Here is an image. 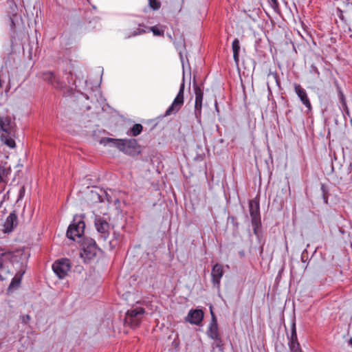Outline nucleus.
I'll use <instances>...</instances> for the list:
<instances>
[{
  "instance_id": "f257e3e1",
  "label": "nucleus",
  "mask_w": 352,
  "mask_h": 352,
  "mask_svg": "<svg viewBox=\"0 0 352 352\" xmlns=\"http://www.w3.org/2000/svg\"><path fill=\"white\" fill-rule=\"evenodd\" d=\"M100 144L104 146L110 145L116 147L124 154L135 157L141 153V146L135 139H114L111 138H102Z\"/></svg>"
},
{
  "instance_id": "f03ea898",
  "label": "nucleus",
  "mask_w": 352,
  "mask_h": 352,
  "mask_svg": "<svg viewBox=\"0 0 352 352\" xmlns=\"http://www.w3.org/2000/svg\"><path fill=\"white\" fill-rule=\"evenodd\" d=\"M249 211L253 227V232L255 235H258V230L261 227L259 202L256 199L250 200L249 202Z\"/></svg>"
},
{
  "instance_id": "7ed1b4c3",
  "label": "nucleus",
  "mask_w": 352,
  "mask_h": 352,
  "mask_svg": "<svg viewBox=\"0 0 352 352\" xmlns=\"http://www.w3.org/2000/svg\"><path fill=\"white\" fill-rule=\"evenodd\" d=\"M145 310L142 307H135L128 310L124 318V324L131 328L138 327L142 320Z\"/></svg>"
},
{
  "instance_id": "20e7f679",
  "label": "nucleus",
  "mask_w": 352,
  "mask_h": 352,
  "mask_svg": "<svg viewBox=\"0 0 352 352\" xmlns=\"http://www.w3.org/2000/svg\"><path fill=\"white\" fill-rule=\"evenodd\" d=\"M85 223L80 217L74 216L72 223L69 226L66 235L73 241L75 237H81L84 233Z\"/></svg>"
},
{
  "instance_id": "39448f33",
  "label": "nucleus",
  "mask_w": 352,
  "mask_h": 352,
  "mask_svg": "<svg viewBox=\"0 0 352 352\" xmlns=\"http://www.w3.org/2000/svg\"><path fill=\"white\" fill-rule=\"evenodd\" d=\"M184 88H185V78L183 76L182 82L180 85L179 90L173 100L170 106L167 109L165 116H169L172 114H176L182 107L184 103Z\"/></svg>"
},
{
  "instance_id": "423d86ee",
  "label": "nucleus",
  "mask_w": 352,
  "mask_h": 352,
  "mask_svg": "<svg viewBox=\"0 0 352 352\" xmlns=\"http://www.w3.org/2000/svg\"><path fill=\"white\" fill-rule=\"evenodd\" d=\"M70 268V261L67 258L56 261L52 265V270L54 272L60 279H62L67 276Z\"/></svg>"
},
{
  "instance_id": "0eeeda50",
  "label": "nucleus",
  "mask_w": 352,
  "mask_h": 352,
  "mask_svg": "<svg viewBox=\"0 0 352 352\" xmlns=\"http://www.w3.org/2000/svg\"><path fill=\"white\" fill-rule=\"evenodd\" d=\"M193 88L195 94V116L199 120L201 114L204 92L202 89L197 84L195 78L193 79Z\"/></svg>"
},
{
  "instance_id": "6e6552de",
  "label": "nucleus",
  "mask_w": 352,
  "mask_h": 352,
  "mask_svg": "<svg viewBox=\"0 0 352 352\" xmlns=\"http://www.w3.org/2000/svg\"><path fill=\"white\" fill-rule=\"evenodd\" d=\"M40 77L57 89H62L66 87V83L61 81L59 78L52 72H43L41 74Z\"/></svg>"
},
{
  "instance_id": "1a4fd4ad",
  "label": "nucleus",
  "mask_w": 352,
  "mask_h": 352,
  "mask_svg": "<svg viewBox=\"0 0 352 352\" xmlns=\"http://www.w3.org/2000/svg\"><path fill=\"white\" fill-rule=\"evenodd\" d=\"M94 225L97 231L101 234V238L105 241L109 236V223L101 217H96L95 218Z\"/></svg>"
},
{
  "instance_id": "9d476101",
  "label": "nucleus",
  "mask_w": 352,
  "mask_h": 352,
  "mask_svg": "<svg viewBox=\"0 0 352 352\" xmlns=\"http://www.w3.org/2000/svg\"><path fill=\"white\" fill-rule=\"evenodd\" d=\"M224 274L223 267L221 264L217 263L212 268L211 272L212 283L214 287L219 289L221 285V279Z\"/></svg>"
},
{
  "instance_id": "9b49d317",
  "label": "nucleus",
  "mask_w": 352,
  "mask_h": 352,
  "mask_svg": "<svg viewBox=\"0 0 352 352\" xmlns=\"http://www.w3.org/2000/svg\"><path fill=\"white\" fill-rule=\"evenodd\" d=\"M210 309L211 314V321L209 324L208 330L206 331V334L211 339L217 338L218 336H220L219 333L217 319L216 318L214 313L213 312L212 306H210Z\"/></svg>"
},
{
  "instance_id": "f8f14e48",
  "label": "nucleus",
  "mask_w": 352,
  "mask_h": 352,
  "mask_svg": "<svg viewBox=\"0 0 352 352\" xmlns=\"http://www.w3.org/2000/svg\"><path fill=\"white\" fill-rule=\"evenodd\" d=\"M204 314L201 309H190L184 320L192 324L199 325L203 320Z\"/></svg>"
},
{
  "instance_id": "ddd939ff",
  "label": "nucleus",
  "mask_w": 352,
  "mask_h": 352,
  "mask_svg": "<svg viewBox=\"0 0 352 352\" xmlns=\"http://www.w3.org/2000/svg\"><path fill=\"white\" fill-rule=\"evenodd\" d=\"M19 223L17 214L15 211H12L7 217L4 223L3 231L4 233H10L14 230Z\"/></svg>"
},
{
  "instance_id": "4468645a",
  "label": "nucleus",
  "mask_w": 352,
  "mask_h": 352,
  "mask_svg": "<svg viewBox=\"0 0 352 352\" xmlns=\"http://www.w3.org/2000/svg\"><path fill=\"white\" fill-rule=\"evenodd\" d=\"M104 197L108 201H110L107 192L102 190H100V192L96 190H91L88 195V199L92 204L103 202L104 201Z\"/></svg>"
},
{
  "instance_id": "2eb2a0df",
  "label": "nucleus",
  "mask_w": 352,
  "mask_h": 352,
  "mask_svg": "<svg viewBox=\"0 0 352 352\" xmlns=\"http://www.w3.org/2000/svg\"><path fill=\"white\" fill-rule=\"evenodd\" d=\"M294 88H295V91H296V94L298 95V96L299 97L300 101L302 102L303 104L305 105V107L309 110H311V102L307 96L305 89H304L300 85H298V84L295 85Z\"/></svg>"
},
{
  "instance_id": "dca6fc26",
  "label": "nucleus",
  "mask_w": 352,
  "mask_h": 352,
  "mask_svg": "<svg viewBox=\"0 0 352 352\" xmlns=\"http://www.w3.org/2000/svg\"><path fill=\"white\" fill-rule=\"evenodd\" d=\"M232 48L233 51V58L234 62L238 64L239 61L240 43L238 38H235L232 41Z\"/></svg>"
},
{
  "instance_id": "f3484780",
  "label": "nucleus",
  "mask_w": 352,
  "mask_h": 352,
  "mask_svg": "<svg viewBox=\"0 0 352 352\" xmlns=\"http://www.w3.org/2000/svg\"><path fill=\"white\" fill-rule=\"evenodd\" d=\"M10 129V119L8 117L0 116V131L8 133Z\"/></svg>"
},
{
  "instance_id": "a211bd4d",
  "label": "nucleus",
  "mask_w": 352,
  "mask_h": 352,
  "mask_svg": "<svg viewBox=\"0 0 352 352\" xmlns=\"http://www.w3.org/2000/svg\"><path fill=\"white\" fill-rule=\"evenodd\" d=\"M90 241L91 242V246L85 247L84 252L89 256H95L96 254V243L92 239H90Z\"/></svg>"
},
{
  "instance_id": "6ab92c4d",
  "label": "nucleus",
  "mask_w": 352,
  "mask_h": 352,
  "mask_svg": "<svg viewBox=\"0 0 352 352\" xmlns=\"http://www.w3.org/2000/svg\"><path fill=\"white\" fill-rule=\"evenodd\" d=\"M247 16L253 21H256L259 19V14L261 12L259 8H254L252 10H244Z\"/></svg>"
},
{
  "instance_id": "aec40b11",
  "label": "nucleus",
  "mask_w": 352,
  "mask_h": 352,
  "mask_svg": "<svg viewBox=\"0 0 352 352\" xmlns=\"http://www.w3.org/2000/svg\"><path fill=\"white\" fill-rule=\"evenodd\" d=\"M22 276L23 274H17L14 276L8 287V290L16 289L19 286Z\"/></svg>"
},
{
  "instance_id": "412c9836",
  "label": "nucleus",
  "mask_w": 352,
  "mask_h": 352,
  "mask_svg": "<svg viewBox=\"0 0 352 352\" xmlns=\"http://www.w3.org/2000/svg\"><path fill=\"white\" fill-rule=\"evenodd\" d=\"M143 129V126L140 124H135L127 132V134L129 135L137 136L140 135Z\"/></svg>"
},
{
  "instance_id": "4be33fe9",
  "label": "nucleus",
  "mask_w": 352,
  "mask_h": 352,
  "mask_svg": "<svg viewBox=\"0 0 352 352\" xmlns=\"http://www.w3.org/2000/svg\"><path fill=\"white\" fill-rule=\"evenodd\" d=\"M289 342H298L296 333V322L294 320L291 327V335L288 336Z\"/></svg>"
},
{
  "instance_id": "5701e85b",
  "label": "nucleus",
  "mask_w": 352,
  "mask_h": 352,
  "mask_svg": "<svg viewBox=\"0 0 352 352\" xmlns=\"http://www.w3.org/2000/svg\"><path fill=\"white\" fill-rule=\"evenodd\" d=\"M1 140L9 147L14 148L15 146V142L12 138H9L7 135L3 134L1 135Z\"/></svg>"
},
{
  "instance_id": "b1692460",
  "label": "nucleus",
  "mask_w": 352,
  "mask_h": 352,
  "mask_svg": "<svg viewBox=\"0 0 352 352\" xmlns=\"http://www.w3.org/2000/svg\"><path fill=\"white\" fill-rule=\"evenodd\" d=\"M212 340H214V342L213 344V348L216 347L219 349V351H223V340L221 338L220 336H218L217 338H212Z\"/></svg>"
},
{
  "instance_id": "393cba45",
  "label": "nucleus",
  "mask_w": 352,
  "mask_h": 352,
  "mask_svg": "<svg viewBox=\"0 0 352 352\" xmlns=\"http://www.w3.org/2000/svg\"><path fill=\"white\" fill-rule=\"evenodd\" d=\"M288 344L291 352H302L299 342H289Z\"/></svg>"
},
{
  "instance_id": "a878e982",
  "label": "nucleus",
  "mask_w": 352,
  "mask_h": 352,
  "mask_svg": "<svg viewBox=\"0 0 352 352\" xmlns=\"http://www.w3.org/2000/svg\"><path fill=\"white\" fill-rule=\"evenodd\" d=\"M148 4L151 8L154 10H159L161 6L160 2L157 0H148Z\"/></svg>"
},
{
  "instance_id": "bb28decb",
  "label": "nucleus",
  "mask_w": 352,
  "mask_h": 352,
  "mask_svg": "<svg viewBox=\"0 0 352 352\" xmlns=\"http://www.w3.org/2000/svg\"><path fill=\"white\" fill-rule=\"evenodd\" d=\"M146 31L144 30V29H142V28H138L136 30H134L133 32L130 33L129 34H128L126 38H130L133 36H138V35H140V34H142L144 33H145Z\"/></svg>"
},
{
  "instance_id": "cd10ccee",
  "label": "nucleus",
  "mask_w": 352,
  "mask_h": 352,
  "mask_svg": "<svg viewBox=\"0 0 352 352\" xmlns=\"http://www.w3.org/2000/svg\"><path fill=\"white\" fill-rule=\"evenodd\" d=\"M337 89H338L339 100L341 103V105L343 104H346V98H345V96H344L341 88L338 85H337Z\"/></svg>"
},
{
  "instance_id": "c85d7f7f",
  "label": "nucleus",
  "mask_w": 352,
  "mask_h": 352,
  "mask_svg": "<svg viewBox=\"0 0 352 352\" xmlns=\"http://www.w3.org/2000/svg\"><path fill=\"white\" fill-rule=\"evenodd\" d=\"M149 30L153 33L155 36H163L164 35V31L160 30L156 26H153L149 28Z\"/></svg>"
},
{
  "instance_id": "c756f323",
  "label": "nucleus",
  "mask_w": 352,
  "mask_h": 352,
  "mask_svg": "<svg viewBox=\"0 0 352 352\" xmlns=\"http://www.w3.org/2000/svg\"><path fill=\"white\" fill-rule=\"evenodd\" d=\"M321 191H322V197H323L324 201L326 204H327V201H328V196H327L328 190H327V188L324 184H321Z\"/></svg>"
},
{
  "instance_id": "7c9ffc66",
  "label": "nucleus",
  "mask_w": 352,
  "mask_h": 352,
  "mask_svg": "<svg viewBox=\"0 0 352 352\" xmlns=\"http://www.w3.org/2000/svg\"><path fill=\"white\" fill-rule=\"evenodd\" d=\"M67 75V81L69 85L74 84V80L73 79V75L72 72H68L65 74Z\"/></svg>"
},
{
  "instance_id": "2f4dec72",
  "label": "nucleus",
  "mask_w": 352,
  "mask_h": 352,
  "mask_svg": "<svg viewBox=\"0 0 352 352\" xmlns=\"http://www.w3.org/2000/svg\"><path fill=\"white\" fill-rule=\"evenodd\" d=\"M342 111H343L346 115L349 116L350 112L349 109L347 107L346 103L342 104V108H340Z\"/></svg>"
},
{
  "instance_id": "473e14b6",
  "label": "nucleus",
  "mask_w": 352,
  "mask_h": 352,
  "mask_svg": "<svg viewBox=\"0 0 352 352\" xmlns=\"http://www.w3.org/2000/svg\"><path fill=\"white\" fill-rule=\"evenodd\" d=\"M337 13H338V17L342 20V21H344V16L343 15V12L341 9L340 8H337Z\"/></svg>"
},
{
  "instance_id": "72a5a7b5",
  "label": "nucleus",
  "mask_w": 352,
  "mask_h": 352,
  "mask_svg": "<svg viewBox=\"0 0 352 352\" xmlns=\"http://www.w3.org/2000/svg\"><path fill=\"white\" fill-rule=\"evenodd\" d=\"M30 316L29 315H25L22 316V322L24 324H27L28 322L30 320Z\"/></svg>"
},
{
  "instance_id": "f704fd0d",
  "label": "nucleus",
  "mask_w": 352,
  "mask_h": 352,
  "mask_svg": "<svg viewBox=\"0 0 352 352\" xmlns=\"http://www.w3.org/2000/svg\"><path fill=\"white\" fill-rule=\"evenodd\" d=\"M311 72H314V74H317L318 76L320 75V72H319L318 68L314 65H312L311 67Z\"/></svg>"
},
{
  "instance_id": "c9c22d12",
  "label": "nucleus",
  "mask_w": 352,
  "mask_h": 352,
  "mask_svg": "<svg viewBox=\"0 0 352 352\" xmlns=\"http://www.w3.org/2000/svg\"><path fill=\"white\" fill-rule=\"evenodd\" d=\"M270 75H272L273 76V77L274 78V79L276 80V82L278 84V74H277V73H272V72H270Z\"/></svg>"
},
{
  "instance_id": "e433bc0d",
  "label": "nucleus",
  "mask_w": 352,
  "mask_h": 352,
  "mask_svg": "<svg viewBox=\"0 0 352 352\" xmlns=\"http://www.w3.org/2000/svg\"><path fill=\"white\" fill-rule=\"evenodd\" d=\"M85 245L91 246V242L90 241V239H87L86 241H85Z\"/></svg>"
},
{
  "instance_id": "4c0bfd02",
  "label": "nucleus",
  "mask_w": 352,
  "mask_h": 352,
  "mask_svg": "<svg viewBox=\"0 0 352 352\" xmlns=\"http://www.w3.org/2000/svg\"><path fill=\"white\" fill-rule=\"evenodd\" d=\"M271 1L274 6H278V1L277 0H271Z\"/></svg>"
},
{
  "instance_id": "58836bf2",
  "label": "nucleus",
  "mask_w": 352,
  "mask_h": 352,
  "mask_svg": "<svg viewBox=\"0 0 352 352\" xmlns=\"http://www.w3.org/2000/svg\"><path fill=\"white\" fill-rule=\"evenodd\" d=\"M239 255L241 256V257H243V256H244V255H245V254H244V252H243V251H242V252H239Z\"/></svg>"
},
{
  "instance_id": "ea45409f",
  "label": "nucleus",
  "mask_w": 352,
  "mask_h": 352,
  "mask_svg": "<svg viewBox=\"0 0 352 352\" xmlns=\"http://www.w3.org/2000/svg\"><path fill=\"white\" fill-rule=\"evenodd\" d=\"M349 344L352 346V337L349 340Z\"/></svg>"
},
{
  "instance_id": "a19ab883",
  "label": "nucleus",
  "mask_w": 352,
  "mask_h": 352,
  "mask_svg": "<svg viewBox=\"0 0 352 352\" xmlns=\"http://www.w3.org/2000/svg\"><path fill=\"white\" fill-rule=\"evenodd\" d=\"M304 258H305V256L303 255H302L301 260H302V262H305V260Z\"/></svg>"
},
{
  "instance_id": "79ce46f5",
  "label": "nucleus",
  "mask_w": 352,
  "mask_h": 352,
  "mask_svg": "<svg viewBox=\"0 0 352 352\" xmlns=\"http://www.w3.org/2000/svg\"><path fill=\"white\" fill-rule=\"evenodd\" d=\"M139 26H140V27H143L144 25H142V24H139Z\"/></svg>"
},
{
  "instance_id": "37998d69",
  "label": "nucleus",
  "mask_w": 352,
  "mask_h": 352,
  "mask_svg": "<svg viewBox=\"0 0 352 352\" xmlns=\"http://www.w3.org/2000/svg\"><path fill=\"white\" fill-rule=\"evenodd\" d=\"M263 252V248H261V253Z\"/></svg>"
},
{
  "instance_id": "c03bdc74",
  "label": "nucleus",
  "mask_w": 352,
  "mask_h": 352,
  "mask_svg": "<svg viewBox=\"0 0 352 352\" xmlns=\"http://www.w3.org/2000/svg\"><path fill=\"white\" fill-rule=\"evenodd\" d=\"M351 37H352V36H351Z\"/></svg>"
}]
</instances>
